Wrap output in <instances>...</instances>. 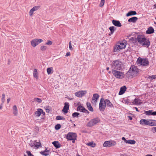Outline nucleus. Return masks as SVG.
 Here are the masks:
<instances>
[{
  "label": "nucleus",
  "instance_id": "obj_11",
  "mask_svg": "<svg viewBox=\"0 0 156 156\" xmlns=\"http://www.w3.org/2000/svg\"><path fill=\"white\" fill-rule=\"evenodd\" d=\"M138 42L141 45L146 47H148L150 44L149 40H137Z\"/></svg>",
  "mask_w": 156,
  "mask_h": 156
},
{
  "label": "nucleus",
  "instance_id": "obj_30",
  "mask_svg": "<svg viewBox=\"0 0 156 156\" xmlns=\"http://www.w3.org/2000/svg\"><path fill=\"white\" fill-rule=\"evenodd\" d=\"M53 70V68L52 67H49L47 69V71L48 73V75L51 74V73H52V71Z\"/></svg>",
  "mask_w": 156,
  "mask_h": 156
},
{
  "label": "nucleus",
  "instance_id": "obj_46",
  "mask_svg": "<svg viewBox=\"0 0 156 156\" xmlns=\"http://www.w3.org/2000/svg\"><path fill=\"white\" fill-rule=\"evenodd\" d=\"M26 153L27 154L28 156H34V155L31 154L30 151H27Z\"/></svg>",
  "mask_w": 156,
  "mask_h": 156
},
{
  "label": "nucleus",
  "instance_id": "obj_39",
  "mask_svg": "<svg viewBox=\"0 0 156 156\" xmlns=\"http://www.w3.org/2000/svg\"><path fill=\"white\" fill-rule=\"evenodd\" d=\"M5 95L4 94H3L2 95V98L1 99L2 101V103H3L5 101Z\"/></svg>",
  "mask_w": 156,
  "mask_h": 156
},
{
  "label": "nucleus",
  "instance_id": "obj_53",
  "mask_svg": "<svg viewBox=\"0 0 156 156\" xmlns=\"http://www.w3.org/2000/svg\"><path fill=\"white\" fill-rule=\"evenodd\" d=\"M70 55V53L69 52H68L66 53V56H69Z\"/></svg>",
  "mask_w": 156,
  "mask_h": 156
},
{
  "label": "nucleus",
  "instance_id": "obj_57",
  "mask_svg": "<svg viewBox=\"0 0 156 156\" xmlns=\"http://www.w3.org/2000/svg\"><path fill=\"white\" fill-rule=\"evenodd\" d=\"M67 98L69 100H72L73 99V98H69V97H67Z\"/></svg>",
  "mask_w": 156,
  "mask_h": 156
},
{
  "label": "nucleus",
  "instance_id": "obj_13",
  "mask_svg": "<svg viewBox=\"0 0 156 156\" xmlns=\"http://www.w3.org/2000/svg\"><path fill=\"white\" fill-rule=\"evenodd\" d=\"M87 93L86 91L81 90L76 92L75 95L78 97H81Z\"/></svg>",
  "mask_w": 156,
  "mask_h": 156
},
{
  "label": "nucleus",
  "instance_id": "obj_43",
  "mask_svg": "<svg viewBox=\"0 0 156 156\" xmlns=\"http://www.w3.org/2000/svg\"><path fill=\"white\" fill-rule=\"evenodd\" d=\"M40 8V6H35L33 7L32 8L34 10L36 11L38 9Z\"/></svg>",
  "mask_w": 156,
  "mask_h": 156
},
{
  "label": "nucleus",
  "instance_id": "obj_2",
  "mask_svg": "<svg viewBox=\"0 0 156 156\" xmlns=\"http://www.w3.org/2000/svg\"><path fill=\"white\" fill-rule=\"evenodd\" d=\"M123 67L122 62L119 60L113 61L111 64V68L114 70H120Z\"/></svg>",
  "mask_w": 156,
  "mask_h": 156
},
{
  "label": "nucleus",
  "instance_id": "obj_20",
  "mask_svg": "<svg viewBox=\"0 0 156 156\" xmlns=\"http://www.w3.org/2000/svg\"><path fill=\"white\" fill-rule=\"evenodd\" d=\"M126 89V86H123L121 87L120 89V91L119 92V95H122L124 93Z\"/></svg>",
  "mask_w": 156,
  "mask_h": 156
},
{
  "label": "nucleus",
  "instance_id": "obj_27",
  "mask_svg": "<svg viewBox=\"0 0 156 156\" xmlns=\"http://www.w3.org/2000/svg\"><path fill=\"white\" fill-rule=\"evenodd\" d=\"M105 103H106V105H107L108 106L111 107H113V105L110 102V101L108 99H106L105 100Z\"/></svg>",
  "mask_w": 156,
  "mask_h": 156
},
{
  "label": "nucleus",
  "instance_id": "obj_55",
  "mask_svg": "<svg viewBox=\"0 0 156 156\" xmlns=\"http://www.w3.org/2000/svg\"><path fill=\"white\" fill-rule=\"evenodd\" d=\"M122 140H124L125 141V142H126V141L127 140H126V139L124 137H122Z\"/></svg>",
  "mask_w": 156,
  "mask_h": 156
},
{
  "label": "nucleus",
  "instance_id": "obj_35",
  "mask_svg": "<svg viewBox=\"0 0 156 156\" xmlns=\"http://www.w3.org/2000/svg\"><path fill=\"white\" fill-rule=\"evenodd\" d=\"M136 39H146L143 34L139 35L138 36Z\"/></svg>",
  "mask_w": 156,
  "mask_h": 156
},
{
  "label": "nucleus",
  "instance_id": "obj_50",
  "mask_svg": "<svg viewBox=\"0 0 156 156\" xmlns=\"http://www.w3.org/2000/svg\"><path fill=\"white\" fill-rule=\"evenodd\" d=\"M41 144L39 143H37V144H36L35 145V147L37 148H38L39 147V146Z\"/></svg>",
  "mask_w": 156,
  "mask_h": 156
},
{
  "label": "nucleus",
  "instance_id": "obj_38",
  "mask_svg": "<svg viewBox=\"0 0 156 156\" xmlns=\"http://www.w3.org/2000/svg\"><path fill=\"white\" fill-rule=\"evenodd\" d=\"M56 119L57 120H65V118L61 116H58L56 117Z\"/></svg>",
  "mask_w": 156,
  "mask_h": 156
},
{
  "label": "nucleus",
  "instance_id": "obj_31",
  "mask_svg": "<svg viewBox=\"0 0 156 156\" xmlns=\"http://www.w3.org/2000/svg\"><path fill=\"white\" fill-rule=\"evenodd\" d=\"M87 145L88 146H90L91 147H94L95 146L96 144L94 143H93V142H89L87 144Z\"/></svg>",
  "mask_w": 156,
  "mask_h": 156
},
{
  "label": "nucleus",
  "instance_id": "obj_18",
  "mask_svg": "<svg viewBox=\"0 0 156 156\" xmlns=\"http://www.w3.org/2000/svg\"><path fill=\"white\" fill-rule=\"evenodd\" d=\"M42 112V109L41 108H38L37 109V111L34 113V115L36 117H39Z\"/></svg>",
  "mask_w": 156,
  "mask_h": 156
},
{
  "label": "nucleus",
  "instance_id": "obj_24",
  "mask_svg": "<svg viewBox=\"0 0 156 156\" xmlns=\"http://www.w3.org/2000/svg\"><path fill=\"white\" fill-rule=\"evenodd\" d=\"M52 144L56 148H58L61 146L60 144L58 141H55L53 142Z\"/></svg>",
  "mask_w": 156,
  "mask_h": 156
},
{
  "label": "nucleus",
  "instance_id": "obj_56",
  "mask_svg": "<svg viewBox=\"0 0 156 156\" xmlns=\"http://www.w3.org/2000/svg\"><path fill=\"white\" fill-rule=\"evenodd\" d=\"M10 98H8L7 100V103H9V101L10 100Z\"/></svg>",
  "mask_w": 156,
  "mask_h": 156
},
{
  "label": "nucleus",
  "instance_id": "obj_25",
  "mask_svg": "<svg viewBox=\"0 0 156 156\" xmlns=\"http://www.w3.org/2000/svg\"><path fill=\"white\" fill-rule=\"evenodd\" d=\"M13 114L14 115L16 116L18 114V111L16 106V105H14L13 107Z\"/></svg>",
  "mask_w": 156,
  "mask_h": 156
},
{
  "label": "nucleus",
  "instance_id": "obj_14",
  "mask_svg": "<svg viewBox=\"0 0 156 156\" xmlns=\"http://www.w3.org/2000/svg\"><path fill=\"white\" fill-rule=\"evenodd\" d=\"M99 97V95L98 94H94L92 98V103L96 104Z\"/></svg>",
  "mask_w": 156,
  "mask_h": 156
},
{
  "label": "nucleus",
  "instance_id": "obj_54",
  "mask_svg": "<svg viewBox=\"0 0 156 156\" xmlns=\"http://www.w3.org/2000/svg\"><path fill=\"white\" fill-rule=\"evenodd\" d=\"M152 115H156V111L155 112H152Z\"/></svg>",
  "mask_w": 156,
  "mask_h": 156
},
{
  "label": "nucleus",
  "instance_id": "obj_26",
  "mask_svg": "<svg viewBox=\"0 0 156 156\" xmlns=\"http://www.w3.org/2000/svg\"><path fill=\"white\" fill-rule=\"evenodd\" d=\"M87 105L88 109L91 112L93 111V109L91 106L90 103L89 102H87Z\"/></svg>",
  "mask_w": 156,
  "mask_h": 156
},
{
  "label": "nucleus",
  "instance_id": "obj_48",
  "mask_svg": "<svg viewBox=\"0 0 156 156\" xmlns=\"http://www.w3.org/2000/svg\"><path fill=\"white\" fill-rule=\"evenodd\" d=\"M52 42L51 41H48L45 44H46L47 45H51L52 44Z\"/></svg>",
  "mask_w": 156,
  "mask_h": 156
},
{
  "label": "nucleus",
  "instance_id": "obj_22",
  "mask_svg": "<svg viewBox=\"0 0 156 156\" xmlns=\"http://www.w3.org/2000/svg\"><path fill=\"white\" fill-rule=\"evenodd\" d=\"M154 30L153 28L152 27H149L147 30L146 32L147 34H151L154 32Z\"/></svg>",
  "mask_w": 156,
  "mask_h": 156
},
{
  "label": "nucleus",
  "instance_id": "obj_3",
  "mask_svg": "<svg viewBox=\"0 0 156 156\" xmlns=\"http://www.w3.org/2000/svg\"><path fill=\"white\" fill-rule=\"evenodd\" d=\"M126 45V41H123L121 42H118L115 46L114 48V52H119L121 50L125 48Z\"/></svg>",
  "mask_w": 156,
  "mask_h": 156
},
{
  "label": "nucleus",
  "instance_id": "obj_15",
  "mask_svg": "<svg viewBox=\"0 0 156 156\" xmlns=\"http://www.w3.org/2000/svg\"><path fill=\"white\" fill-rule=\"evenodd\" d=\"M69 103L68 102H65L64 103V106L63 107L62 110V112L65 113H67L69 109Z\"/></svg>",
  "mask_w": 156,
  "mask_h": 156
},
{
  "label": "nucleus",
  "instance_id": "obj_64",
  "mask_svg": "<svg viewBox=\"0 0 156 156\" xmlns=\"http://www.w3.org/2000/svg\"><path fill=\"white\" fill-rule=\"evenodd\" d=\"M145 156H152V155H150V154H147V155H145Z\"/></svg>",
  "mask_w": 156,
  "mask_h": 156
},
{
  "label": "nucleus",
  "instance_id": "obj_40",
  "mask_svg": "<svg viewBox=\"0 0 156 156\" xmlns=\"http://www.w3.org/2000/svg\"><path fill=\"white\" fill-rule=\"evenodd\" d=\"M61 128V125L59 124H58L55 126V129L56 130H58Z\"/></svg>",
  "mask_w": 156,
  "mask_h": 156
},
{
  "label": "nucleus",
  "instance_id": "obj_47",
  "mask_svg": "<svg viewBox=\"0 0 156 156\" xmlns=\"http://www.w3.org/2000/svg\"><path fill=\"white\" fill-rule=\"evenodd\" d=\"M129 100H124L123 101V102L124 103H125V104L128 105L129 104V103H130V101H129Z\"/></svg>",
  "mask_w": 156,
  "mask_h": 156
},
{
  "label": "nucleus",
  "instance_id": "obj_60",
  "mask_svg": "<svg viewBox=\"0 0 156 156\" xmlns=\"http://www.w3.org/2000/svg\"><path fill=\"white\" fill-rule=\"evenodd\" d=\"M135 108L136 109V111L139 112V111L138 110V109L136 107H135Z\"/></svg>",
  "mask_w": 156,
  "mask_h": 156
},
{
  "label": "nucleus",
  "instance_id": "obj_29",
  "mask_svg": "<svg viewBox=\"0 0 156 156\" xmlns=\"http://www.w3.org/2000/svg\"><path fill=\"white\" fill-rule=\"evenodd\" d=\"M126 143L130 144H134L136 143V141L134 140H126Z\"/></svg>",
  "mask_w": 156,
  "mask_h": 156
},
{
  "label": "nucleus",
  "instance_id": "obj_8",
  "mask_svg": "<svg viewBox=\"0 0 156 156\" xmlns=\"http://www.w3.org/2000/svg\"><path fill=\"white\" fill-rule=\"evenodd\" d=\"M106 105L104 98H102L100 100L99 104V108L100 111H104L106 108Z\"/></svg>",
  "mask_w": 156,
  "mask_h": 156
},
{
  "label": "nucleus",
  "instance_id": "obj_7",
  "mask_svg": "<svg viewBox=\"0 0 156 156\" xmlns=\"http://www.w3.org/2000/svg\"><path fill=\"white\" fill-rule=\"evenodd\" d=\"M137 64L142 65L143 66H147L149 65V62L147 59H146L141 58H138L137 61Z\"/></svg>",
  "mask_w": 156,
  "mask_h": 156
},
{
  "label": "nucleus",
  "instance_id": "obj_63",
  "mask_svg": "<svg viewBox=\"0 0 156 156\" xmlns=\"http://www.w3.org/2000/svg\"><path fill=\"white\" fill-rule=\"evenodd\" d=\"M8 64L9 65V63L10 62V59L8 60Z\"/></svg>",
  "mask_w": 156,
  "mask_h": 156
},
{
  "label": "nucleus",
  "instance_id": "obj_61",
  "mask_svg": "<svg viewBox=\"0 0 156 156\" xmlns=\"http://www.w3.org/2000/svg\"><path fill=\"white\" fill-rule=\"evenodd\" d=\"M44 151H45V152L49 153V151L48 150H47L46 149Z\"/></svg>",
  "mask_w": 156,
  "mask_h": 156
},
{
  "label": "nucleus",
  "instance_id": "obj_4",
  "mask_svg": "<svg viewBox=\"0 0 156 156\" xmlns=\"http://www.w3.org/2000/svg\"><path fill=\"white\" fill-rule=\"evenodd\" d=\"M140 123L144 126H156V121L150 119H141L140 121Z\"/></svg>",
  "mask_w": 156,
  "mask_h": 156
},
{
  "label": "nucleus",
  "instance_id": "obj_10",
  "mask_svg": "<svg viewBox=\"0 0 156 156\" xmlns=\"http://www.w3.org/2000/svg\"><path fill=\"white\" fill-rule=\"evenodd\" d=\"M116 144V142L115 141L109 140L105 141L103 144V146L105 147H109L114 146Z\"/></svg>",
  "mask_w": 156,
  "mask_h": 156
},
{
  "label": "nucleus",
  "instance_id": "obj_33",
  "mask_svg": "<svg viewBox=\"0 0 156 156\" xmlns=\"http://www.w3.org/2000/svg\"><path fill=\"white\" fill-rule=\"evenodd\" d=\"M34 101L38 103H40L42 102V100L39 98H35L34 99Z\"/></svg>",
  "mask_w": 156,
  "mask_h": 156
},
{
  "label": "nucleus",
  "instance_id": "obj_5",
  "mask_svg": "<svg viewBox=\"0 0 156 156\" xmlns=\"http://www.w3.org/2000/svg\"><path fill=\"white\" fill-rule=\"evenodd\" d=\"M100 121V120L98 118H94L90 120L87 124V126L91 127L97 124Z\"/></svg>",
  "mask_w": 156,
  "mask_h": 156
},
{
  "label": "nucleus",
  "instance_id": "obj_19",
  "mask_svg": "<svg viewBox=\"0 0 156 156\" xmlns=\"http://www.w3.org/2000/svg\"><path fill=\"white\" fill-rule=\"evenodd\" d=\"M142 102H141V100L140 99L138 98H135L134 99L133 102H132V104L135 105H140Z\"/></svg>",
  "mask_w": 156,
  "mask_h": 156
},
{
  "label": "nucleus",
  "instance_id": "obj_16",
  "mask_svg": "<svg viewBox=\"0 0 156 156\" xmlns=\"http://www.w3.org/2000/svg\"><path fill=\"white\" fill-rule=\"evenodd\" d=\"M77 111H80V112L88 114L89 113V111L85 109L82 106H79L77 108Z\"/></svg>",
  "mask_w": 156,
  "mask_h": 156
},
{
  "label": "nucleus",
  "instance_id": "obj_12",
  "mask_svg": "<svg viewBox=\"0 0 156 156\" xmlns=\"http://www.w3.org/2000/svg\"><path fill=\"white\" fill-rule=\"evenodd\" d=\"M42 41V40H33L31 41V43L32 46L34 47L39 43L41 42Z\"/></svg>",
  "mask_w": 156,
  "mask_h": 156
},
{
  "label": "nucleus",
  "instance_id": "obj_1",
  "mask_svg": "<svg viewBox=\"0 0 156 156\" xmlns=\"http://www.w3.org/2000/svg\"><path fill=\"white\" fill-rule=\"evenodd\" d=\"M139 72V69L136 66L132 65L129 70L126 73V75L128 77L133 78L137 76Z\"/></svg>",
  "mask_w": 156,
  "mask_h": 156
},
{
  "label": "nucleus",
  "instance_id": "obj_58",
  "mask_svg": "<svg viewBox=\"0 0 156 156\" xmlns=\"http://www.w3.org/2000/svg\"><path fill=\"white\" fill-rule=\"evenodd\" d=\"M128 117L129 118V119L130 120H132V117L131 116H128Z\"/></svg>",
  "mask_w": 156,
  "mask_h": 156
},
{
  "label": "nucleus",
  "instance_id": "obj_28",
  "mask_svg": "<svg viewBox=\"0 0 156 156\" xmlns=\"http://www.w3.org/2000/svg\"><path fill=\"white\" fill-rule=\"evenodd\" d=\"M33 76L34 78H36L37 79L38 78V73L36 69H34V70L33 72Z\"/></svg>",
  "mask_w": 156,
  "mask_h": 156
},
{
  "label": "nucleus",
  "instance_id": "obj_44",
  "mask_svg": "<svg viewBox=\"0 0 156 156\" xmlns=\"http://www.w3.org/2000/svg\"><path fill=\"white\" fill-rule=\"evenodd\" d=\"M148 78L153 80L154 79L156 78V75H153L151 76H150L148 77Z\"/></svg>",
  "mask_w": 156,
  "mask_h": 156
},
{
  "label": "nucleus",
  "instance_id": "obj_34",
  "mask_svg": "<svg viewBox=\"0 0 156 156\" xmlns=\"http://www.w3.org/2000/svg\"><path fill=\"white\" fill-rule=\"evenodd\" d=\"M109 29L111 31V34H112L114 33L115 30L116 28L112 26L110 27Z\"/></svg>",
  "mask_w": 156,
  "mask_h": 156
},
{
  "label": "nucleus",
  "instance_id": "obj_62",
  "mask_svg": "<svg viewBox=\"0 0 156 156\" xmlns=\"http://www.w3.org/2000/svg\"><path fill=\"white\" fill-rule=\"evenodd\" d=\"M132 104V102H130V103H129V104L128 105H133V104Z\"/></svg>",
  "mask_w": 156,
  "mask_h": 156
},
{
  "label": "nucleus",
  "instance_id": "obj_9",
  "mask_svg": "<svg viewBox=\"0 0 156 156\" xmlns=\"http://www.w3.org/2000/svg\"><path fill=\"white\" fill-rule=\"evenodd\" d=\"M77 135L76 133L69 132L66 135V139L68 140H74L76 139Z\"/></svg>",
  "mask_w": 156,
  "mask_h": 156
},
{
  "label": "nucleus",
  "instance_id": "obj_37",
  "mask_svg": "<svg viewBox=\"0 0 156 156\" xmlns=\"http://www.w3.org/2000/svg\"><path fill=\"white\" fill-rule=\"evenodd\" d=\"M40 153L43 155H45L47 156L49 155V153L45 152V151H42L40 152Z\"/></svg>",
  "mask_w": 156,
  "mask_h": 156
},
{
  "label": "nucleus",
  "instance_id": "obj_6",
  "mask_svg": "<svg viewBox=\"0 0 156 156\" xmlns=\"http://www.w3.org/2000/svg\"><path fill=\"white\" fill-rule=\"evenodd\" d=\"M112 72L114 76L117 78L122 79L123 77V74L121 72L112 69Z\"/></svg>",
  "mask_w": 156,
  "mask_h": 156
},
{
  "label": "nucleus",
  "instance_id": "obj_32",
  "mask_svg": "<svg viewBox=\"0 0 156 156\" xmlns=\"http://www.w3.org/2000/svg\"><path fill=\"white\" fill-rule=\"evenodd\" d=\"M152 110H149L147 111H145L144 113L147 115H152Z\"/></svg>",
  "mask_w": 156,
  "mask_h": 156
},
{
  "label": "nucleus",
  "instance_id": "obj_45",
  "mask_svg": "<svg viewBox=\"0 0 156 156\" xmlns=\"http://www.w3.org/2000/svg\"><path fill=\"white\" fill-rule=\"evenodd\" d=\"M34 11L32 8L30 11L29 14L30 16H32Z\"/></svg>",
  "mask_w": 156,
  "mask_h": 156
},
{
  "label": "nucleus",
  "instance_id": "obj_59",
  "mask_svg": "<svg viewBox=\"0 0 156 156\" xmlns=\"http://www.w3.org/2000/svg\"><path fill=\"white\" fill-rule=\"evenodd\" d=\"M46 112H48L49 111V110L47 108V109H46Z\"/></svg>",
  "mask_w": 156,
  "mask_h": 156
},
{
  "label": "nucleus",
  "instance_id": "obj_51",
  "mask_svg": "<svg viewBox=\"0 0 156 156\" xmlns=\"http://www.w3.org/2000/svg\"><path fill=\"white\" fill-rule=\"evenodd\" d=\"M30 145L31 147H33L35 146V144L34 143H31L30 144Z\"/></svg>",
  "mask_w": 156,
  "mask_h": 156
},
{
  "label": "nucleus",
  "instance_id": "obj_17",
  "mask_svg": "<svg viewBox=\"0 0 156 156\" xmlns=\"http://www.w3.org/2000/svg\"><path fill=\"white\" fill-rule=\"evenodd\" d=\"M112 23L115 26L120 27L122 26L121 24L119 21L118 20H112Z\"/></svg>",
  "mask_w": 156,
  "mask_h": 156
},
{
  "label": "nucleus",
  "instance_id": "obj_23",
  "mask_svg": "<svg viewBox=\"0 0 156 156\" xmlns=\"http://www.w3.org/2000/svg\"><path fill=\"white\" fill-rule=\"evenodd\" d=\"M136 12L134 11H131L129 12L126 14L127 16H131L134 15L136 14Z\"/></svg>",
  "mask_w": 156,
  "mask_h": 156
},
{
  "label": "nucleus",
  "instance_id": "obj_52",
  "mask_svg": "<svg viewBox=\"0 0 156 156\" xmlns=\"http://www.w3.org/2000/svg\"><path fill=\"white\" fill-rule=\"evenodd\" d=\"M152 130L153 132H156V127L152 128Z\"/></svg>",
  "mask_w": 156,
  "mask_h": 156
},
{
  "label": "nucleus",
  "instance_id": "obj_41",
  "mask_svg": "<svg viewBox=\"0 0 156 156\" xmlns=\"http://www.w3.org/2000/svg\"><path fill=\"white\" fill-rule=\"evenodd\" d=\"M47 47L45 46H42L41 47V50L42 51H45L47 49Z\"/></svg>",
  "mask_w": 156,
  "mask_h": 156
},
{
  "label": "nucleus",
  "instance_id": "obj_21",
  "mask_svg": "<svg viewBox=\"0 0 156 156\" xmlns=\"http://www.w3.org/2000/svg\"><path fill=\"white\" fill-rule=\"evenodd\" d=\"M138 20V18L136 17H133L129 19L128 22L130 23H135Z\"/></svg>",
  "mask_w": 156,
  "mask_h": 156
},
{
  "label": "nucleus",
  "instance_id": "obj_42",
  "mask_svg": "<svg viewBox=\"0 0 156 156\" xmlns=\"http://www.w3.org/2000/svg\"><path fill=\"white\" fill-rule=\"evenodd\" d=\"M105 3V0H101V2L99 5L100 7H102Z\"/></svg>",
  "mask_w": 156,
  "mask_h": 156
},
{
  "label": "nucleus",
  "instance_id": "obj_36",
  "mask_svg": "<svg viewBox=\"0 0 156 156\" xmlns=\"http://www.w3.org/2000/svg\"><path fill=\"white\" fill-rule=\"evenodd\" d=\"M80 115L79 113L78 112H74L72 114V116L73 118L75 117H78V115Z\"/></svg>",
  "mask_w": 156,
  "mask_h": 156
},
{
  "label": "nucleus",
  "instance_id": "obj_49",
  "mask_svg": "<svg viewBox=\"0 0 156 156\" xmlns=\"http://www.w3.org/2000/svg\"><path fill=\"white\" fill-rule=\"evenodd\" d=\"M69 49H70V50H72V49H73V48H72V45H71V42L70 41L69 43Z\"/></svg>",
  "mask_w": 156,
  "mask_h": 156
}]
</instances>
